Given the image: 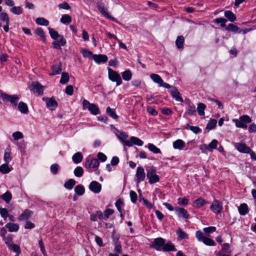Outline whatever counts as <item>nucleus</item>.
Masks as SVG:
<instances>
[{
  "label": "nucleus",
  "mask_w": 256,
  "mask_h": 256,
  "mask_svg": "<svg viewBox=\"0 0 256 256\" xmlns=\"http://www.w3.org/2000/svg\"><path fill=\"white\" fill-rule=\"evenodd\" d=\"M146 176L150 184L159 181L160 178L156 174V170L153 166H148L146 168Z\"/></svg>",
  "instance_id": "f257e3e1"
},
{
  "label": "nucleus",
  "mask_w": 256,
  "mask_h": 256,
  "mask_svg": "<svg viewBox=\"0 0 256 256\" xmlns=\"http://www.w3.org/2000/svg\"><path fill=\"white\" fill-rule=\"evenodd\" d=\"M233 121L235 122L238 128H246L247 124L251 122L252 120L249 116L244 115L240 118V119H234Z\"/></svg>",
  "instance_id": "f03ea898"
},
{
  "label": "nucleus",
  "mask_w": 256,
  "mask_h": 256,
  "mask_svg": "<svg viewBox=\"0 0 256 256\" xmlns=\"http://www.w3.org/2000/svg\"><path fill=\"white\" fill-rule=\"evenodd\" d=\"M108 78L112 82H116V85L119 86L122 82V80L120 75L116 71L108 68Z\"/></svg>",
  "instance_id": "7ed1b4c3"
},
{
  "label": "nucleus",
  "mask_w": 256,
  "mask_h": 256,
  "mask_svg": "<svg viewBox=\"0 0 256 256\" xmlns=\"http://www.w3.org/2000/svg\"><path fill=\"white\" fill-rule=\"evenodd\" d=\"M43 88L44 86L38 82H32L29 86V88L31 91L38 92L40 96L44 94Z\"/></svg>",
  "instance_id": "20e7f679"
},
{
  "label": "nucleus",
  "mask_w": 256,
  "mask_h": 256,
  "mask_svg": "<svg viewBox=\"0 0 256 256\" xmlns=\"http://www.w3.org/2000/svg\"><path fill=\"white\" fill-rule=\"evenodd\" d=\"M146 177V174L143 168L138 166L137 168L136 174V181L137 184L144 180Z\"/></svg>",
  "instance_id": "39448f33"
},
{
  "label": "nucleus",
  "mask_w": 256,
  "mask_h": 256,
  "mask_svg": "<svg viewBox=\"0 0 256 256\" xmlns=\"http://www.w3.org/2000/svg\"><path fill=\"white\" fill-rule=\"evenodd\" d=\"M210 208L214 213L216 214H220L222 208V203L217 200H214L212 202Z\"/></svg>",
  "instance_id": "423d86ee"
},
{
  "label": "nucleus",
  "mask_w": 256,
  "mask_h": 256,
  "mask_svg": "<svg viewBox=\"0 0 256 256\" xmlns=\"http://www.w3.org/2000/svg\"><path fill=\"white\" fill-rule=\"evenodd\" d=\"M42 100L46 102L47 108L51 110H54L58 106V102L54 98L44 97Z\"/></svg>",
  "instance_id": "0eeeda50"
},
{
  "label": "nucleus",
  "mask_w": 256,
  "mask_h": 256,
  "mask_svg": "<svg viewBox=\"0 0 256 256\" xmlns=\"http://www.w3.org/2000/svg\"><path fill=\"white\" fill-rule=\"evenodd\" d=\"M0 96L4 100H8L10 101L12 104L16 106L18 101L19 98L16 96L8 95L5 93H1Z\"/></svg>",
  "instance_id": "6e6552de"
},
{
  "label": "nucleus",
  "mask_w": 256,
  "mask_h": 256,
  "mask_svg": "<svg viewBox=\"0 0 256 256\" xmlns=\"http://www.w3.org/2000/svg\"><path fill=\"white\" fill-rule=\"evenodd\" d=\"M164 242L165 240L162 238H156L154 240L153 243L150 246L157 250H161Z\"/></svg>",
  "instance_id": "1a4fd4ad"
},
{
  "label": "nucleus",
  "mask_w": 256,
  "mask_h": 256,
  "mask_svg": "<svg viewBox=\"0 0 256 256\" xmlns=\"http://www.w3.org/2000/svg\"><path fill=\"white\" fill-rule=\"evenodd\" d=\"M97 7L98 8V10L100 12L103 14L104 16L106 17L109 20H112V21H116L114 18L110 16L109 15L108 12H107V10L106 9H105L104 6L102 4V3L100 2H97Z\"/></svg>",
  "instance_id": "9d476101"
},
{
  "label": "nucleus",
  "mask_w": 256,
  "mask_h": 256,
  "mask_svg": "<svg viewBox=\"0 0 256 256\" xmlns=\"http://www.w3.org/2000/svg\"><path fill=\"white\" fill-rule=\"evenodd\" d=\"M99 164L98 160L96 158H88L86 161L85 167L88 168H96L98 166Z\"/></svg>",
  "instance_id": "9b49d317"
},
{
  "label": "nucleus",
  "mask_w": 256,
  "mask_h": 256,
  "mask_svg": "<svg viewBox=\"0 0 256 256\" xmlns=\"http://www.w3.org/2000/svg\"><path fill=\"white\" fill-rule=\"evenodd\" d=\"M234 146L236 148L241 152L248 154L250 153L252 150L250 147L244 144L236 143Z\"/></svg>",
  "instance_id": "f8f14e48"
},
{
  "label": "nucleus",
  "mask_w": 256,
  "mask_h": 256,
  "mask_svg": "<svg viewBox=\"0 0 256 256\" xmlns=\"http://www.w3.org/2000/svg\"><path fill=\"white\" fill-rule=\"evenodd\" d=\"M175 211L176 212L178 216L180 218H188L189 217V214L187 210L183 208L176 207L174 208Z\"/></svg>",
  "instance_id": "ddd939ff"
},
{
  "label": "nucleus",
  "mask_w": 256,
  "mask_h": 256,
  "mask_svg": "<svg viewBox=\"0 0 256 256\" xmlns=\"http://www.w3.org/2000/svg\"><path fill=\"white\" fill-rule=\"evenodd\" d=\"M62 63L60 62L58 64L52 65L51 66V69L52 72L50 73V76H52L56 74H60L62 70Z\"/></svg>",
  "instance_id": "4468645a"
},
{
  "label": "nucleus",
  "mask_w": 256,
  "mask_h": 256,
  "mask_svg": "<svg viewBox=\"0 0 256 256\" xmlns=\"http://www.w3.org/2000/svg\"><path fill=\"white\" fill-rule=\"evenodd\" d=\"M90 189L94 193H98L100 192L102 188L101 184L96 181L92 182L90 186Z\"/></svg>",
  "instance_id": "2eb2a0df"
},
{
  "label": "nucleus",
  "mask_w": 256,
  "mask_h": 256,
  "mask_svg": "<svg viewBox=\"0 0 256 256\" xmlns=\"http://www.w3.org/2000/svg\"><path fill=\"white\" fill-rule=\"evenodd\" d=\"M170 94L172 96L175 98L176 101L180 102H182L183 100L182 98L180 96V94L178 92V89L174 87H172V89L170 90Z\"/></svg>",
  "instance_id": "dca6fc26"
},
{
  "label": "nucleus",
  "mask_w": 256,
  "mask_h": 256,
  "mask_svg": "<svg viewBox=\"0 0 256 256\" xmlns=\"http://www.w3.org/2000/svg\"><path fill=\"white\" fill-rule=\"evenodd\" d=\"M32 214V211L26 209L18 217V219L19 220H27L31 217Z\"/></svg>",
  "instance_id": "f3484780"
},
{
  "label": "nucleus",
  "mask_w": 256,
  "mask_h": 256,
  "mask_svg": "<svg viewBox=\"0 0 256 256\" xmlns=\"http://www.w3.org/2000/svg\"><path fill=\"white\" fill-rule=\"evenodd\" d=\"M94 60L98 64L105 62L108 60V57L104 54H94L93 56Z\"/></svg>",
  "instance_id": "a211bd4d"
},
{
  "label": "nucleus",
  "mask_w": 256,
  "mask_h": 256,
  "mask_svg": "<svg viewBox=\"0 0 256 256\" xmlns=\"http://www.w3.org/2000/svg\"><path fill=\"white\" fill-rule=\"evenodd\" d=\"M128 136L124 132H122L120 133V136H118L120 140L125 145L128 146H132V142L128 140H125L127 138Z\"/></svg>",
  "instance_id": "6ab92c4d"
},
{
  "label": "nucleus",
  "mask_w": 256,
  "mask_h": 256,
  "mask_svg": "<svg viewBox=\"0 0 256 256\" xmlns=\"http://www.w3.org/2000/svg\"><path fill=\"white\" fill-rule=\"evenodd\" d=\"M184 146L185 143L182 140H178L173 142V147L175 149L182 150Z\"/></svg>",
  "instance_id": "aec40b11"
},
{
  "label": "nucleus",
  "mask_w": 256,
  "mask_h": 256,
  "mask_svg": "<svg viewBox=\"0 0 256 256\" xmlns=\"http://www.w3.org/2000/svg\"><path fill=\"white\" fill-rule=\"evenodd\" d=\"M6 227L11 232H17L19 228V226L18 224L10 222L8 223L6 225Z\"/></svg>",
  "instance_id": "412c9836"
},
{
  "label": "nucleus",
  "mask_w": 256,
  "mask_h": 256,
  "mask_svg": "<svg viewBox=\"0 0 256 256\" xmlns=\"http://www.w3.org/2000/svg\"><path fill=\"white\" fill-rule=\"evenodd\" d=\"M238 209L241 215H246L248 212V208L246 204H241Z\"/></svg>",
  "instance_id": "4be33fe9"
},
{
  "label": "nucleus",
  "mask_w": 256,
  "mask_h": 256,
  "mask_svg": "<svg viewBox=\"0 0 256 256\" xmlns=\"http://www.w3.org/2000/svg\"><path fill=\"white\" fill-rule=\"evenodd\" d=\"M82 154L80 152H78L72 156V159L74 163L78 164L82 161Z\"/></svg>",
  "instance_id": "5701e85b"
},
{
  "label": "nucleus",
  "mask_w": 256,
  "mask_h": 256,
  "mask_svg": "<svg viewBox=\"0 0 256 256\" xmlns=\"http://www.w3.org/2000/svg\"><path fill=\"white\" fill-rule=\"evenodd\" d=\"M162 250L165 252L174 251L175 250L174 246L171 242H168L164 244Z\"/></svg>",
  "instance_id": "b1692460"
},
{
  "label": "nucleus",
  "mask_w": 256,
  "mask_h": 256,
  "mask_svg": "<svg viewBox=\"0 0 256 256\" xmlns=\"http://www.w3.org/2000/svg\"><path fill=\"white\" fill-rule=\"evenodd\" d=\"M18 108L22 113L27 114L28 112V108L26 104L20 102L18 105Z\"/></svg>",
  "instance_id": "393cba45"
},
{
  "label": "nucleus",
  "mask_w": 256,
  "mask_h": 256,
  "mask_svg": "<svg viewBox=\"0 0 256 256\" xmlns=\"http://www.w3.org/2000/svg\"><path fill=\"white\" fill-rule=\"evenodd\" d=\"M150 78L154 82L160 85L163 82L162 78L157 74H152L150 75Z\"/></svg>",
  "instance_id": "a878e982"
},
{
  "label": "nucleus",
  "mask_w": 256,
  "mask_h": 256,
  "mask_svg": "<svg viewBox=\"0 0 256 256\" xmlns=\"http://www.w3.org/2000/svg\"><path fill=\"white\" fill-rule=\"evenodd\" d=\"M184 42V39L183 36H178L176 41V47L180 49L182 48Z\"/></svg>",
  "instance_id": "bb28decb"
},
{
  "label": "nucleus",
  "mask_w": 256,
  "mask_h": 256,
  "mask_svg": "<svg viewBox=\"0 0 256 256\" xmlns=\"http://www.w3.org/2000/svg\"><path fill=\"white\" fill-rule=\"evenodd\" d=\"M130 141V142H132V146L133 144L138 146H141L143 144V142L142 140L135 136H132Z\"/></svg>",
  "instance_id": "cd10ccee"
},
{
  "label": "nucleus",
  "mask_w": 256,
  "mask_h": 256,
  "mask_svg": "<svg viewBox=\"0 0 256 256\" xmlns=\"http://www.w3.org/2000/svg\"><path fill=\"white\" fill-rule=\"evenodd\" d=\"M225 16L230 22H234L236 19V16L230 10H227L224 12Z\"/></svg>",
  "instance_id": "c85d7f7f"
},
{
  "label": "nucleus",
  "mask_w": 256,
  "mask_h": 256,
  "mask_svg": "<svg viewBox=\"0 0 256 256\" xmlns=\"http://www.w3.org/2000/svg\"><path fill=\"white\" fill-rule=\"evenodd\" d=\"M70 77L68 74L64 72L62 74V77L60 80V83L62 84H66L69 81Z\"/></svg>",
  "instance_id": "c756f323"
},
{
  "label": "nucleus",
  "mask_w": 256,
  "mask_h": 256,
  "mask_svg": "<svg viewBox=\"0 0 256 256\" xmlns=\"http://www.w3.org/2000/svg\"><path fill=\"white\" fill-rule=\"evenodd\" d=\"M88 110L92 114L94 115H96L99 114V108L98 106L94 104H91L88 108Z\"/></svg>",
  "instance_id": "7c9ffc66"
},
{
  "label": "nucleus",
  "mask_w": 256,
  "mask_h": 256,
  "mask_svg": "<svg viewBox=\"0 0 256 256\" xmlns=\"http://www.w3.org/2000/svg\"><path fill=\"white\" fill-rule=\"evenodd\" d=\"M36 22L37 24L41 26H47L49 24L48 21L43 18H37L36 20Z\"/></svg>",
  "instance_id": "2f4dec72"
},
{
  "label": "nucleus",
  "mask_w": 256,
  "mask_h": 256,
  "mask_svg": "<svg viewBox=\"0 0 256 256\" xmlns=\"http://www.w3.org/2000/svg\"><path fill=\"white\" fill-rule=\"evenodd\" d=\"M106 114L114 119H117L118 116L116 114L114 110L112 109L110 107H108L106 110Z\"/></svg>",
  "instance_id": "473e14b6"
},
{
  "label": "nucleus",
  "mask_w": 256,
  "mask_h": 256,
  "mask_svg": "<svg viewBox=\"0 0 256 256\" xmlns=\"http://www.w3.org/2000/svg\"><path fill=\"white\" fill-rule=\"evenodd\" d=\"M72 22V18L68 14L63 15L60 18V22L62 24H70Z\"/></svg>",
  "instance_id": "72a5a7b5"
},
{
  "label": "nucleus",
  "mask_w": 256,
  "mask_h": 256,
  "mask_svg": "<svg viewBox=\"0 0 256 256\" xmlns=\"http://www.w3.org/2000/svg\"><path fill=\"white\" fill-rule=\"evenodd\" d=\"M206 106L202 103H199L198 105L197 111L200 116H204V110Z\"/></svg>",
  "instance_id": "f704fd0d"
},
{
  "label": "nucleus",
  "mask_w": 256,
  "mask_h": 256,
  "mask_svg": "<svg viewBox=\"0 0 256 256\" xmlns=\"http://www.w3.org/2000/svg\"><path fill=\"white\" fill-rule=\"evenodd\" d=\"M188 114L189 116H192L196 113V107L193 104H191L189 103L188 104Z\"/></svg>",
  "instance_id": "c9c22d12"
},
{
  "label": "nucleus",
  "mask_w": 256,
  "mask_h": 256,
  "mask_svg": "<svg viewBox=\"0 0 256 256\" xmlns=\"http://www.w3.org/2000/svg\"><path fill=\"white\" fill-rule=\"evenodd\" d=\"M132 73L130 70H126L122 73V77L125 80L128 81L132 78Z\"/></svg>",
  "instance_id": "e433bc0d"
},
{
  "label": "nucleus",
  "mask_w": 256,
  "mask_h": 256,
  "mask_svg": "<svg viewBox=\"0 0 256 256\" xmlns=\"http://www.w3.org/2000/svg\"><path fill=\"white\" fill-rule=\"evenodd\" d=\"M35 34L40 36L43 42L46 41V37L43 30L41 28H38L34 32Z\"/></svg>",
  "instance_id": "4c0bfd02"
},
{
  "label": "nucleus",
  "mask_w": 256,
  "mask_h": 256,
  "mask_svg": "<svg viewBox=\"0 0 256 256\" xmlns=\"http://www.w3.org/2000/svg\"><path fill=\"white\" fill-rule=\"evenodd\" d=\"M148 147L150 150L154 154H158L160 152V150L152 144H148Z\"/></svg>",
  "instance_id": "58836bf2"
},
{
  "label": "nucleus",
  "mask_w": 256,
  "mask_h": 256,
  "mask_svg": "<svg viewBox=\"0 0 256 256\" xmlns=\"http://www.w3.org/2000/svg\"><path fill=\"white\" fill-rule=\"evenodd\" d=\"M12 194L8 192H7L6 193H4L3 195H2L0 198H2L6 202L8 203L10 200L12 199Z\"/></svg>",
  "instance_id": "ea45409f"
},
{
  "label": "nucleus",
  "mask_w": 256,
  "mask_h": 256,
  "mask_svg": "<svg viewBox=\"0 0 256 256\" xmlns=\"http://www.w3.org/2000/svg\"><path fill=\"white\" fill-rule=\"evenodd\" d=\"M0 171L3 174H7L10 171V168L8 166V164L6 163L2 164L0 166Z\"/></svg>",
  "instance_id": "a19ab883"
},
{
  "label": "nucleus",
  "mask_w": 256,
  "mask_h": 256,
  "mask_svg": "<svg viewBox=\"0 0 256 256\" xmlns=\"http://www.w3.org/2000/svg\"><path fill=\"white\" fill-rule=\"evenodd\" d=\"M206 203L205 200L202 198H198L194 202V206L199 208Z\"/></svg>",
  "instance_id": "79ce46f5"
},
{
  "label": "nucleus",
  "mask_w": 256,
  "mask_h": 256,
  "mask_svg": "<svg viewBox=\"0 0 256 256\" xmlns=\"http://www.w3.org/2000/svg\"><path fill=\"white\" fill-rule=\"evenodd\" d=\"M10 11L15 14H20L22 12V9L20 6H14L10 9Z\"/></svg>",
  "instance_id": "37998d69"
},
{
  "label": "nucleus",
  "mask_w": 256,
  "mask_h": 256,
  "mask_svg": "<svg viewBox=\"0 0 256 256\" xmlns=\"http://www.w3.org/2000/svg\"><path fill=\"white\" fill-rule=\"evenodd\" d=\"M49 32L50 35V36L54 40H56L58 38L60 37V35L58 34V32L54 30L53 28H48Z\"/></svg>",
  "instance_id": "c03bdc74"
},
{
  "label": "nucleus",
  "mask_w": 256,
  "mask_h": 256,
  "mask_svg": "<svg viewBox=\"0 0 256 256\" xmlns=\"http://www.w3.org/2000/svg\"><path fill=\"white\" fill-rule=\"evenodd\" d=\"M216 120L214 119H211L208 122L206 128L208 130H211L214 128L216 124Z\"/></svg>",
  "instance_id": "a18cd8bd"
},
{
  "label": "nucleus",
  "mask_w": 256,
  "mask_h": 256,
  "mask_svg": "<svg viewBox=\"0 0 256 256\" xmlns=\"http://www.w3.org/2000/svg\"><path fill=\"white\" fill-rule=\"evenodd\" d=\"M84 173V170L81 166L76 167L74 170V174L76 176L80 177L82 176Z\"/></svg>",
  "instance_id": "49530a36"
},
{
  "label": "nucleus",
  "mask_w": 256,
  "mask_h": 256,
  "mask_svg": "<svg viewBox=\"0 0 256 256\" xmlns=\"http://www.w3.org/2000/svg\"><path fill=\"white\" fill-rule=\"evenodd\" d=\"M186 128L187 129H190L194 134L199 133L202 131L201 129L198 126H190L189 124H186Z\"/></svg>",
  "instance_id": "de8ad7c7"
},
{
  "label": "nucleus",
  "mask_w": 256,
  "mask_h": 256,
  "mask_svg": "<svg viewBox=\"0 0 256 256\" xmlns=\"http://www.w3.org/2000/svg\"><path fill=\"white\" fill-rule=\"evenodd\" d=\"M76 182L73 179H70L64 184V186L68 189H72L75 184Z\"/></svg>",
  "instance_id": "09e8293b"
},
{
  "label": "nucleus",
  "mask_w": 256,
  "mask_h": 256,
  "mask_svg": "<svg viewBox=\"0 0 256 256\" xmlns=\"http://www.w3.org/2000/svg\"><path fill=\"white\" fill-rule=\"evenodd\" d=\"M75 192L78 194V195H82L84 194V188L83 186L81 185H78L76 186L75 188Z\"/></svg>",
  "instance_id": "8fccbe9b"
},
{
  "label": "nucleus",
  "mask_w": 256,
  "mask_h": 256,
  "mask_svg": "<svg viewBox=\"0 0 256 256\" xmlns=\"http://www.w3.org/2000/svg\"><path fill=\"white\" fill-rule=\"evenodd\" d=\"M218 144V142L216 140H214L212 142L208 145V150L212 151L213 149L216 148Z\"/></svg>",
  "instance_id": "3c124183"
},
{
  "label": "nucleus",
  "mask_w": 256,
  "mask_h": 256,
  "mask_svg": "<svg viewBox=\"0 0 256 256\" xmlns=\"http://www.w3.org/2000/svg\"><path fill=\"white\" fill-rule=\"evenodd\" d=\"M202 242L208 246H212L215 244V242L214 240L206 236L204 238Z\"/></svg>",
  "instance_id": "603ef678"
},
{
  "label": "nucleus",
  "mask_w": 256,
  "mask_h": 256,
  "mask_svg": "<svg viewBox=\"0 0 256 256\" xmlns=\"http://www.w3.org/2000/svg\"><path fill=\"white\" fill-rule=\"evenodd\" d=\"M12 251L16 252V254H20V249L19 246L16 244H12L10 246L8 247Z\"/></svg>",
  "instance_id": "864d4df0"
},
{
  "label": "nucleus",
  "mask_w": 256,
  "mask_h": 256,
  "mask_svg": "<svg viewBox=\"0 0 256 256\" xmlns=\"http://www.w3.org/2000/svg\"><path fill=\"white\" fill-rule=\"evenodd\" d=\"M0 20L2 21L6 22V23L9 24V18L8 14L6 12H2L0 14Z\"/></svg>",
  "instance_id": "5fc2aeb1"
},
{
  "label": "nucleus",
  "mask_w": 256,
  "mask_h": 256,
  "mask_svg": "<svg viewBox=\"0 0 256 256\" xmlns=\"http://www.w3.org/2000/svg\"><path fill=\"white\" fill-rule=\"evenodd\" d=\"M226 30L234 32H237L239 30V28L234 24H230L226 28Z\"/></svg>",
  "instance_id": "6e6d98bb"
},
{
  "label": "nucleus",
  "mask_w": 256,
  "mask_h": 256,
  "mask_svg": "<svg viewBox=\"0 0 256 256\" xmlns=\"http://www.w3.org/2000/svg\"><path fill=\"white\" fill-rule=\"evenodd\" d=\"M177 234H178V238L180 240L188 238V235L183 232L180 228L177 230Z\"/></svg>",
  "instance_id": "4d7b16f0"
},
{
  "label": "nucleus",
  "mask_w": 256,
  "mask_h": 256,
  "mask_svg": "<svg viewBox=\"0 0 256 256\" xmlns=\"http://www.w3.org/2000/svg\"><path fill=\"white\" fill-rule=\"evenodd\" d=\"M82 54L84 57H87L89 58H91L94 54H92V53L86 49H84L82 50Z\"/></svg>",
  "instance_id": "13d9d810"
},
{
  "label": "nucleus",
  "mask_w": 256,
  "mask_h": 256,
  "mask_svg": "<svg viewBox=\"0 0 256 256\" xmlns=\"http://www.w3.org/2000/svg\"><path fill=\"white\" fill-rule=\"evenodd\" d=\"M10 150H8V152H5L4 154V160L5 162L7 164H8L12 160V157L10 156Z\"/></svg>",
  "instance_id": "bf43d9fd"
},
{
  "label": "nucleus",
  "mask_w": 256,
  "mask_h": 256,
  "mask_svg": "<svg viewBox=\"0 0 256 256\" xmlns=\"http://www.w3.org/2000/svg\"><path fill=\"white\" fill-rule=\"evenodd\" d=\"M12 239V235H9L8 236V237H5L3 238V240L5 242V243L7 244V246L8 247L13 244Z\"/></svg>",
  "instance_id": "052dcab7"
},
{
  "label": "nucleus",
  "mask_w": 256,
  "mask_h": 256,
  "mask_svg": "<svg viewBox=\"0 0 256 256\" xmlns=\"http://www.w3.org/2000/svg\"><path fill=\"white\" fill-rule=\"evenodd\" d=\"M12 137L15 140H18L23 138L22 134L20 132H14L12 134Z\"/></svg>",
  "instance_id": "680f3d73"
},
{
  "label": "nucleus",
  "mask_w": 256,
  "mask_h": 256,
  "mask_svg": "<svg viewBox=\"0 0 256 256\" xmlns=\"http://www.w3.org/2000/svg\"><path fill=\"white\" fill-rule=\"evenodd\" d=\"M0 214L4 220H6L7 217L8 216V212L7 210L4 208H0Z\"/></svg>",
  "instance_id": "e2e57ef3"
},
{
  "label": "nucleus",
  "mask_w": 256,
  "mask_h": 256,
  "mask_svg": "<svg viewBox=\"0 0 256 256\" xmlns=\"http://www.w3.org/2000/svg\"><path fill=\"white\" fill-rule=\"evenodd\" d=\"M114 210L112 209H107L104 212V220H107L110 215H111L114 213Z\"/></svg>",
  "instance_id": "0e129e2a"
},
{
  "label": "nucleus",
  "mask_w": 256,
  "mask_h": 256,
  "mask_svg": "<svg viewBox=\"0 0 256 256\" xmlns=\"http://www.w3.org/2000/svg\"><path fill=\"white\" fill-rule=\"evenodd\" d=\"M216 228L214 226H210L204 228V231L206 234H209L216 231Z\"/></svg>",
  "instance_id": "69168bd1"
},
{
  "label": "nucleus",
  "mask_w": 256,
  "mask_h": 256,
  "mask_svg": "<svg viewBox=\"0 0 256 256\" xmlns=\"http://www.w3.org/2000/svg\"><path fill=\"white\" fill-rule=\"evenodd\" d=\"M73 92H74V88H73L72 86L68 85L66 86V88L65 92L67 94H68L69 96H72L73 94Z\"/></svg>",
  "instance_id": "338daca9"
},
{
  "label": "nucleus",
  "mask_w": 256,
  "mask_h": 256,
  "mask_svg": "<svg viewBox=\"0 0 256 256\" xmlns=\"http://www.w3.org/2000/svg\"><path fill=\"white\" fill-rule=\"evenodd\" d=\"M130 195L132 202L133 203H135L137 200L136 194L134 191L132 190L130 192Z\"/></svg>",
  "instance_id": "774afa93"
}]
</instances>
